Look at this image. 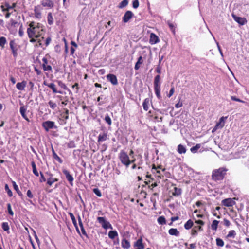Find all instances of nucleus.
Returning <instances> with one entry per match:
<instances>
[{
    "label": "nucleus",
    "instance_id": "1",
    "mask_svg": "<svg viewBox=\"0 0 249 249\" xmlns=\"http://www.w3.org/2000/svg\"><path fill=\"white\" fill-rule=\"evenodd\" d=\"M29 26V27L27 29V33L30 39V42H37V45L42 47V40L44 38L43 36L45 32L43 26L39 23H36L34 21H31Z\"/></svg>",
    "mask_w": 249,
    "mask_h": 249
},
{
    "label": "nucleus",
    "instance_id": "2",
    "mask_svg": "<svg viewBox=\"0 0 249 249\" xmlns=\"http://www.w3.org/2000/svg\"><path fill=\"white\" fill-rule=\"evenodd\" d=\"M163 59V57L159 60V65L157 66L155 71L158 74L161 73V67L160 66V64ZM160 76L159 74L156 75L154 79V89L155 94L158 99L160 100L161 98L160 95Z\"/></svg>",
    "mask_w": 249,
    "mask_h": 249
},
{
    "label": "nucleus",
    "instance_id": "3",
    "mask_svg": "<svg viewBox=\"0 0 249 249\" xmlns=\"http://www.w3.org/2000/svg\"><path fill=\"white\" fill-rule=\"evenodd\" d=\"M54 6L53 2L51 0H44L41 1V5H37L34 7V14L36 18L40 19L42 18V11L43 7L52 8Z\"/></svg>",
    "mask_w": 249,
    "mask_h": 249
},
{
    "label": "nucleus",
    "instance_id": "4",
    "mask_svg": "<svg viewBox=\"0 0 249 249\" xmlns=\"http://www.w3.org/2000/svg\"><path fill=\"white\" fill-rule=\"evenodd\" d=\"M227 171L228 169L224 167L213 170L212 175V179L215 181L223 180L227 174Z\"/></svg>",
    "mask_w": 249,
    "mask_h": 249
},
{
    "label": "nucleus",
    "instance_id": "5",
    "mask_svg": "<svg viewBox=\"0 0 249 249\" xmlns=\"http://www.w3.org/2000/svg\"><path fill=\"white\" fill-rule=\"evenodd\" d=\"M165 170H166L165 168H161V165L156 166L154 164H152L151 173L157 178V180L164 179L163 173H164Z\"/></svg>",
    "mask_w": 249,
    "mask_h": 249
},
{
    "label": "nucleus",
    "instance_id": "6",
    "mask_svg": "<svg viewBox=\"0 0 249 249\" xmlns=\"http://www.w3.org/2000/svg\"><path fill=\"white\" fill-rule=\"evenodd\" d=\"M118 158L121 163L126 168L130 165V158L127 153L124 150H121L118 155Z\"/></svg>",
    "mask_w": 249,
    "mask_h": 249
},
{
    "label": "nucleus",
    "instance_id": "7",
    "mask_svg": "<svg viewBox=\"0 0 249 249\" xmlns=\"http://www.w3.org/2000/svg\"><path fill=\"white\" fill-rule=\"evenodd\" d=\"M41 67L44 71L52 72V67L51 65V62L48 61L47 55L44 57L42 59Z\"/></svg>",
    "mask_w": 249,
    "mask_h": 249
},
{
    "label": "nucleus",
    "instance_id": "8",
    "mask_svg": "<svg viewBox=\"0 0 249 249\" xmlns=\"http://www.w3.org/2000/svg\"><path fill=\"white\" fill-rule=\"evenodd\" d=\"M98 222L102 225V227L105 229H112L113 227L111 224L107 221L104 217H98L97 218Z\"/></svg>",
    "mask_w": 249,
    "mask_h": 249
},
{
    "label": "nucleus",
    "instance_id": "9",
    "mask_svg": "<svg viewBox=\"0 0 249 249\" xmlns=\"http://www.w3.org/2000/svg\"><path fill=\"white\" fill-rule=\"evenodd\" d=\"M42 125L46 132H48L51 129L57 128V126L55 125V123L52 121H45L42 123Z\"/></svg>",
    "mask_w": 249,
    "mask_h": 249
},
{
    "label": "nucleus",
    "instance_id": "10",
    "mask_svg": "<svg viewBox=\"0 0 249 249\" xmlns=\"http://www.w3.org/2000/svg\"><path fill=\"white\" fill-rule=\"evenodd\" d=\"M43 84L51 89L52 90L53 93V94L63 93L62 91L57 90L56 86L54 83H48L47 81L45 80L43 81Z\"/></svg>",
    "mask_w": 249,
    "mask_h": 249
},
{
    "label": "nucleus",
    "instance_id": "11",
    "mask_svg": "<svg viewBox=\"0 0 249 249\" xmlns=\"http://www.w3.org/2000/svg\"><path fill=\"white\" fill-rule=\"evenodd\" d=\"M148 117L150 120L155 122H161L162 120V117L160 116L156 112L152 113L151 111H149L148 112Z\"/></svg>",
    "mask_w": 249,
    "mask_h": 249
},
{
    "label": "nucleus",
    "instance_id": "12",
    "mask_svg": "<svg viewBox=\"0 0 249 249\" xmlns=\"http://www.w3.org/2000/svg\"><path fill=\"white\" fill-rule=\"evenodd\" d=\"M234 199H235V198H228L224 199L222 200L221 204L222 205L227 207H232L236 203Z\"/></svg>",
    "mask_w": 249,
    "mask_h": 249
},
{
    "label": "nucleus",
    "instance_id": "13",
    "mask_svg": "<svg viewBox=\"0 0 249 249\" xmlns=\"http://www.w3.org/2000/svg\"><path fill=\"white\" fill-rule=\"evenodd\" d=\"M9 45L13 56L15 58L17 57L18 55V45L14 40H12L10 41Z\"/></svg>",
    "mask_w": 249,
    "mask_h": 249
},
{
    "label": "nucleus",
    "instance_id": "14",
    "mask_svg": "<svg viewBox=\"0 0 249 249\" xmlns=\"http://www.w3.org/2000/svg\"><path fill=\"white\" fill-rule=\"evenodd\" d=\"M227 117H222L220 118L219 121L217 122L212 130V133L215 132L218 129L222 128L225 124V120L227 119Z\"/></svg>",
    "mask_w": 249,
    "mask_h": 249
},
{
    "label": "nucleus",
    "instance_id": "15",
    "mask_svg": "<svg viewBox=\"0 0 249 249\" xmlns=\"http://www.w3.org/2000/svg\"><path fill=\"white\" fill-rule=\"evenodd\" d=\"M133 13L132 11L128 10L125 13L122 18V20L124 23L128 22L130 19L132 18Z\"/></svg>",
    "mask_w": 249,
    "mask_h": 249
},
{
    "label": "nucleus",
    "instance_id": "16",
    "mask_svg": "<svg viewBox=\"0 0 249 249\" xmlns=\"http://www.w3.org/2000/svg\"><path fill=\"white\" fill-rule=\"evenodd\" d=\"M232 17L234 20L241 25H243L247 22V20L245 18L238 17L234 14H232Z\"/></svg>",
    "mask_w": 249,
    "mask_h": 249
},
{
    "label": "nucleus",
    "instance_id": "17",
    "mask_svg": "<svg viewBox=\"0 0 249 249\" xmlns=\"http://www.w3.org/2000/svg\"><path fill=\"white\" fill-rule=\"evenodd\" d=\"M62 172H63V174L65 175L66 178L67 179V180L69 181L70 184L72 186L73 185V181L74 180V178H73L72 176L70 174V172L68 170H67L65 169H63Z\"/></svg>",
    "mask_w": 249,
    "mask_h": 249
},
{
    "label": "nucleus",
    "instance_id": "18",
    "mask_svg": "<svg viewBox=\"0 0 249 249\" xmlns=\"http://www.w3.org/2000/svg\"><path fill=\"white\" fill-rule=\"evenodd\" d=\"M107 79L113 85H117L118 83L117 77L113 74H108L107 75Z\"/></svg>",
    "mask_w": 249,
    "mask_h": 249
},
{
    "label": "nucleus",
    "instance_id": "19",
    "mask_svg": "<svg viewBox=\"0 0 249 249\" xmlns=\"http://www.w3.org/2000/svg\"><path fill=\"white\" fill-rule=\"evenodd\" d=\"M108 139L107 134V132L100 133L97 140L98 144H101L103 142L106 141Z\"/></svg>",
    "mask_w": 249,
    "mask_h": 249
},
{
    "label": "nucleus",
    "instance_id": "20",
    "mask_svg": "<svg viewBox=\"0 0 249 249\" xmlns=\"http://www.w3.org/2000/svg\"><path fill=\"white\" fill-rule=\"evenodd\" d=\"M160 41L158 36L153 33L150 34L149 43L153 45L158 43Z\"/></svg>",
    "mask_w": 249,
    "mask_h": 249
},
{
    "label": "nucleus",
    "instance_id": "21",
    "mask_svg": "<svg viewBox=\"0 0 249 249\" xmlns=\"http://www.w3.org/2000/svg\"><path fill=\"white\" fill-rule=\"evenodd\" d=\"M134 246L136 247L135 249H144V245L142 243V237L139 238L134 244Z\"/></svg>",
    "mask_w": 249,
    "mask_h": 249
},
{
    "label": "nucleus",
    "instance_id": "22",
    "mask_svg": "<svg viewBox=\"0 0 249 249\" xmlns=\"http://www.w3.org/2000/svg\"><path fill=\"white\" fill-rule=\"evenodd\" d=\"M27 111V107L24 106H22L20 107L19 112L22 116V117L26 120L28 122H30L29 119L28 118L26 114V112Z\"/></svg>",
    "mask_w": 249,
    "mask_h": 249
},
{
    "label": "nucleus",
    "instance_id": "23",
    "mask_svg": "<svg viewBox=\"0 0 249 249\" xmlns=\"http://www.w3.org/2000/svg\"><path fill=\"white\" fill-rule=\"evenodd\" d=\"M26 85L27 82L23 80L21 82L17 83L16 84V88L18 90L23 91L25 89Z\"/></svg>",
    "mask_w": 249,
    "mask_h": 249
},
{
    "label": "nucleus",
    "instance_id": "24",
    "mask_svg": "<svg viewBox=\"0 0 249 249\" xmlns=\"http://www.w3.org/2000/svg\"><path fill=\"white\" fill-rule=\"evenodd\" d=\"M167 24L168 25L170 30L172 31L173 34L175 36L176 35V24L170 20L167 21Z\"/></svg>",
    "mask_w": 249,
    "mask_h": 249
},
{
    "label": "nucleus",
    "instance_id": "25",
    "mask_svg": "<svg viewBox=\"0 0 249 249\" xmlns=\"http://www.w3.org/2000/svg\"><path fill=\"white\" fill-rule=\"evenodd\" d=\"M57 83L58 85L61 88H62V89H63L64 90H67L69 92V94H72V92H71V91L68 88L66 85L62 81L58 80V81H57Z\"/></svg>",
    "mask_w": 249,
    "mask_h": 249
},
{
    "label": "nucleus",
    "instance_id": "26",
    "mask_svg": "<svg viewBox=\"0 0 249 249\" xmlns=\"http://www.w3.org/2000/svg\"><path fill=\"white\" fill-rule=\"evenodd\" d=\"M121 245L122 248L125 249H128L130 247V242L125 238H123L122 240Z\"/></svg>",
    "mask_w": 249,
    "mask_h": 249
},
{
    "label": "nucleus",
    "instance_id": "27",
    "mask_svg": "<svg viewBox=\"0 0 249 249\" xmlns=\"http://www.w3.org/2000/svg\"><path fill=\"white\" fill-rule=\"evenodd\" d=\"M236 235V231L233 230H231L229 231L228 234L225 236V238L228 240H230L231 238L234 239Z\"/></svg>",
    "mask_w": 249,
    "mask_h": 249
},
{
    "label": "nucleus",
    "instance_id": "28",
    "mask_svg": "<svg viewBox=\"0 0 249 249\" xmlns=\"http://www.w3.org/2000/svg\"><path fill=\"white\" fill-rule=\"evenodd\" d=\"M168 233L170 235L178 236L180 234L179 231L176 228H171L168 231Z\"/></svg>",
    "mask_w": 249,
    "mask_h": 249
},
{
    "label": "nucleus",
    "instance_id": "29",
    "mask_svg": "<svg viewBox=\"0 0 249 249\" xmlns=\"http://www.w3.org/2000/svg\"><path fill=\"white\" fill-rule=\"evenodd\" d=\"M193 225H194V222H193V220H192L191 219H189L184 224V227L186 230H188L190 229L193 226Z\"/></svg>",
    "mask_w": 249,
    "mask_h": 249
},
{
    "label": "nucleus",
    "instance_id": "30",
    "mask_svg": "<svg viewBox=\"0 0 249 249\" xmlns=\"http://www.w3.org/2000/svg\"><path fill=\"white\" fill-rule=\"evenodd\" d=\"M143 63V60H142V56H140L137 60V62L135 64L134 68L135 70H138L140 68V65L142 64Z\"/></svg>",
    "mask_w": 249,
    "mask_h": 249
},
{
    "label": "nucleus",
    "instance_id": "31",
    "mask_svg": "<svg viewBox=\"0 0 249 249\" xmlns=\"http://www.w3.org/2000/svg\"><path fill=\"white\" fill-rule=\"evenodd\" d=\"M78 222H79V225L81 228L82 234L85 236H87V234L86 233L85 230L84 229V226H83L81 218L80 216H78Z\"/></svg>",
    "mask_w": 249,
    "mask_h": 249
},
{
    "label": "nucleus",
    "instance_id": "32",
    "mask_svg": "<svg viewBox=\"0 0 249 249\" xmlns=\"http://www.w3.org/2000/svg\"><path fill=\"white\" fill-rule=\"evenodd\" d=\"M181 189L177 187H174L173 191L172 192V195L174 196H178L181 195Z\"/></svg>",
    "mask_w": 249,
    "mask_h": 249
},
{
    "label": "nucleus",
    "instance_id": "33",
    "mask_svg": "<svg viewBox=\"0 0 249 249\" xmlns=\"http://www.w3.org/2000/svg\"><path fill=\"white\" fill-rule=\"evenodd\" d=\"M178 150V152L180 154H184L186 152V147L184 145H183L181 144H179L178 146V150Z\"/></svg>",
    "mask_w": 249,
    "mask_h": 249
},
{
    "label": "nucleus",
    "instance_id": "34",
    "mask_svg": "<svg viewBox=\"0 0 249 249\" xmlns=\"http://www.w3.org/2000/svg\"><path fill=\"white\" fill-rule=\"evenodd\" d=\"M52 153L53 158L55 159L59 163H62L63 162L62 160L57 155L54 150L53 148L52 147Z\"/></svg>",
    "mask_w": 249,
    "mask_h": 249
},
{
    "label": "nucleus",
    "instance_id": "35",
    "mask_svg": "<svg viewBox=\"0 0 249 249\" xmlns=\"http://www.w3.org/2000/svg\"><path fill=\"white\" fill-rule=\"evenodd\" d=\"M219 223V221L216 220H214L213 221L212 223L211 224V229L213 231H216L218 228V225Z\"/></svg>",
    "mask_w": 249,
    "mask_h": 249
},
{
    "label": "nucleus",
    "instance_id": "36",
    "mask_svg": "<svg viewBox=\"0 0 249 249\" xmlns=\"http://www.w3.org/2000/svg\"><path fill=\"white\" fill-rule=\"evenodd\" d=\"M31 165L33 169V173L36 176L38 177L39 173L36 169V164L34 161L31 162Z\"/></svg>",
    "mask_w": 249,
    "mask_h": 249
},
{
    "label": "nucleus",
    "instance_id": "37",
    "mask_svg": "<svg viewBox=\"0 0 249 249\" xmlns=\"http://www.w3.org/2000/svg\"><path fill=\"white\" fill-rule=\"evenodd\" d=\"M118 236V232L116 231H110L108 232V237L111 239H114Z\"/></svg>",
    "mask_w": 249,
    "mask_h": 249
},
{
    "label": "nucleus",
    "instance_id": "38",
    "mask_svg": "<svg viewBox=\"0 0 249 249\" xmlns=\"http://www.w3.org/2000/svg\"><path fill=\"white\" fill-rule=\"evenodd\" d=\"M16 3H13L11 5H10L9 3L5 2L6 12H9L10 9L15 8L16 7Z\"/></svg>",
    "mask_w": 249,
    "mask_h": 249
},
{
    "label": "nucleus",
    "instance_id": "39",
    "mask_svg": "<svg viewBox=\"0 0 249 249\" xmlns=\"http://www.w3.org/2000/svg\"><path fill=\"white\" fill-rule=\"evenodd\" d=\"M47 21L50 25H51L53 23V18L52 13L50 12L48 14Z\"/></svg>",
    "mask_w": 249,
    "mask_h": 249
},
{
    "label": "nucleus",
    "instance_id": "40",
    "mask_svg": "<svg viewBox=\"0 0 249 249\" xmlns=\"http://www.w3.org/2000/svg\"><path fill=\"white\" fill-rule=\"evenodd\" d=\"M149 100L148 98H146L143 103H142V106L143 107V109L145 111H147L149 108Z\"/></svg>",
    "mask_w": 249,
    "mask_h": 249
},
{
    "label": "nucleus",
    "instance_id": "41",
    "mask_svg": "<svg viewBox=\"0 0 249 249\" xmlns=\"http://www.w3.org/2000/svg\"><path fill=\"white\" fill-rule=\"evenodd\" d=\"M69 215H70V216L72 221V223L73 224V225L75 226V227H76V229L77 230V231L79 232V230H78V229L77 228V223H76V219L75 218V216H74L73 214L71 213H69Z\"/></svg>",
    "mask_w": 249,
    "mask_h": 249
},
{
    "label": "nucleus",
    "instance_id": "42",
    "mask_svg": "<svg viewBox=\"0 0 249 249\" xmlns=\"http://www.w3.org/2000/svg\"><path fill=\"white\" fill-rule=\"evenodd\" d=\"M12 184H13V188H14V190L17 192V193L18 194V195L19 196H22V194L19 190L18 187L17 185L16 182L15 181H13Z\"/></svg>",
    "mask_w": 249,
    "mask_h": 249
},
{
    "label": "nucleus",
    "instance_id": "43",
    "mask_svg": "<svg viewBox=\"0 0 249 249\" xmlns=\"http://www.w3.org/2000/svg\"><path fill=\"white\" fill-rule=\"evenodd\" d=\"M143 160L142 159V157L140 156V160L136 163L138 169H139V170H140V169L142 170L143 169V168L142 166V165L143 164Z\"/></svg>",
    "mask_w": 249,
    "mask_h": 249
},
{
    "label": "nucleus",
    "instance_id": "44",
    "mask_svg": "<svg viewBox=\"0 0 249 249\" xmlns=\"http://www.w3.org/2000/svg\"><path fill=\"white\" fill-rule=\"evenodd\" d=\"M158 222L159 224L164 225L166 224V219L163 216H159L158 218Z\"/></svg>",
    "mask_w": 249,
    "mask_h": 249
},
{
    "label": "nucleus",
    "instance_id": "45",
    "mask_svg": "<svg viewBox=\"0 0 249 249\" xmlns=\"http://www.w3.org/2000/svg\"><path fill=\"white\" fill-rule=\"evenodd\" d=\"M128 4V0H123L119 4L118 7L120 9L126 7Z\"/></svg>",
    "mask_w": 249,
    "mask_h": 249
},
{
    "label": "nucleus",
    "instance_id": "46",
    "mask_svg": "<svg viewBox=\"0 0 249 249\" xmlns=\"http://www.w3.org/2000/svg\"><path fill=\"white\" fill-rule=\"evenodd\" d=\"M47 174L49 175L50 176L49 178L47 179V184H48L49 186H51L52 184L53 183V175L52 174H48V172L46 173Z\"/></svg>",
    "mask_w": 249,
    "mask_h": 249
},
{
    "label": "nucleus",
    "instance_id": "47",
    "mask_svg": "<svg viewBox=\"0 0 249 249\" xmlns=\"http://www.w3.org/2000/svg\"><path fill=\"white\" fill-rule=\"evenodd\" d=\"M200 147H201L200 144H196L195 146H193L191 148L190 151H191V152H192L193 153H195L200 148Z\"/></svg>",
    "mask_w": 249,
    "mask_h": 249
},
{
    "label": "nucleus",
    "instance_id": "48",
    "mask_svg": "<svg viewBox=\"0 0 249 249\" xmlns=\"http://www.w3.org/2000/svg\"><path fill=\"white\" fill-rule=\"evenodd\" d=\"M6 42H7L6 39L5 37L2 36V37H0V46L2 48H4V46H5V44L6 43Z\"/></svg>",
    "mask_w": 249,
    "mask_h": 249
},
{
    "label": "nucleus",
    "instance_id": "49",
    "mask_svg": "<svg viewBox=\"0 0 249 249\" xmlns=\"http://www.w3.org/2000/svg\"><path fill=\"white\" fill-rule=\"evenodd\" d=\"M216 244L218 247H223L224 245V242L223 240L220 238H217L216 239Z\"/></svg>",
    "mask_w": 249,
    "mask_h": 249
},
{
    "label": "nucleus",
    "instance_id": "50",
    "mask_svg": "<svg viewBox=\"0 0 249 249\" xmlns=\"http://www.w3.org/2000/svg\"><path fill=\"white\" fill-rule=\"evenodd\" d=\"M1 227L2 229L5 231L9 232V226L7 222H3L1 224Z\"/></svg>",
    "mask_w": 249,
    "mask_h": 249
},
{
    "label": "nucleus",
    "instance_id": "51",
    "mask_svg": "<svg viewBox=\"0 0 249 249\" xmlns=\"http://www.w3.org/2000/svg\"><path fill=\"white\" fill-rule=\"evenodd\" d=\"M10 21V26L11 27L16 28L18 26V25L19 24L18 23L17 21L14 20L13 19H11Z\"/></svg>",
    "mask_w": 249,
    "mask_h": 249
},
{
    "label": "nucleus",
    "instance_id": "52",
    "mask_svg": "<svg viewBox=\"0 0 249 249\" xmlns=\"http://www.w3.org/2000/svg\"><path fill=\"white\" fill-rule=\"evenodd\" d=\"M60 116L64 124H66V121L69 119V116L66 115L64 113L62 112L60 114Z\"/></svg>",
    "mask_w": 249,
    "mask_h": 249
},
{
    "label": "nucleus",
    "instance_id": "53",
    "mask_svg": "<svg viewBox=\"0 0 249 249\" xmlns=\"http://www.w3.org/2000/svg\"><path fill=\"white\" fill-rule=\"evenodd\" d=\"M5 190L7 193V194L9 197H11L13 196V193L12 191L9 189L8 184H6L5 185Z\"/></svg>",
    "mask_w": 249,
    "mask_h": 249
},
{
    "label": "nucleus",
    "instance_id": "54",
    "mask_svg": "<svg viewBox=\"0 0 249 249\" xmlns=\"http://www.w3.org/2000/svg\"><path fill=\"white\" fill-rule=\"evenodd\" d=\"M48 104H49L50 107L52 109H55L56 108V107H57L56 104L55 103L53 102V101H52V100H50L49 101Z\"/></svg>",
    "mask_w": 249,
    "mask_h": 249
},
{
    "label": "nucleus",
    "instance_id": "55",
    "mask_svg": "<svg viewBox=\"0 0 249 249\" xmlns=\"http://www.w3.org/2000/svg\"><path fill=\"white\" fill-rule=\"evenodd\" d=\"M7 210H8L9 214L10 215L13 216L14 215V212L12 210L11 205L10 203H8L7 204Z\"/></svg>",
    "mask_w": 249,
    "mask_h": 249
},
{
    "label": "nucleus",
    "instance_id": "56",
    "mask_svg": "<svg viewBox=\"0 0 249 249\" xmlns=\"http://www.w3.org/2000/svg\"><path fill=\"white\" fill-rule=\"evenodd\" d=\"M93 192L97 195V196H98V197H101L102 196V193L100 191V190L96 188H94L93 189Z\"/></svg>",
    "mask_w": 249,
    "mask_h": 249
},
{
    "label": "nucleus",
    "instance_id": "57",
    "mask_svg": "<svg viewBox=\"0 0 249 249\" xmlns=\"http://www.w3.org/2000/svg\"><path fill=\"white\" fill-rule=\"evenodd\" d=\"M33 235L36 239V243H37V245H38V246H39L40 244V240H39L38 237H37L35 231L33 230Z\"/></svg>",
    "mask_w": 249,
    "mask_h": 249
},
{
    "label": "nucleus",
    "instance_id": "58",
    "mask_svg": "<svg viewBox=\"0 0 249 249\" xmlns=\"http://www.w3.org/2000/svg\"><path fill=\"white\" fill-rule=\"evenodd\" d=\"M105 121L110 125L111 124L112 121L108 115H107L105 118Z\"/></svg>",
    "mask_w": 249,
    "mask_h": 249
},
{
    "label": "nucleus",
    "instance_id": "59",
    "mask_svg": "<svg viewBox=\"0 0 249 249\" xmlns=\"http://www.w3.org/2000/svg\"><path fill=\"white\" fill-rule=\"evenodd\" d=\"M231 99L232 101H237V102H241V103H245V102L244 101L242 100L237 98L236 96H231Z\"/></svg>",
    "mask_w": 249,
    "mask_h": 249
},
{
    "label": "nucleus",
    "instance_id": "60",
    "mask_svg": "<svg viewBox=\"0 0 249 249\" xmlns=\"http://www.w3.org/2000/svg\"><path fill=\"white\" fill-rule=\"evenodd\" d=\"M73 89H75V92L78 93L79 90V84L78 83H75L72 86Z\"/></svg>",
    "mask_w": 249,
    "mask_h": 249
},
{
    "label": "nucleus",
    "instance_id": "61",
    "mask_svg": "<svg viewBox=\"0 0 249 249\" xmlns=\"http://www.w3.org/2000/svg\"><path fill=\"white\" fill-rule=\"evenodd\" d=\"M133 7L137 9L139 6V2L138 0H134L132 2Z\"/></svg>",
    "mask_w": 249,
    "mask_h": 249
},
{
    "label": "nucleus",
    "instance_id": "62",
    "mask_svg": "<svg viewBox=\"0 0 249 249\" xmlns=\"http://www.w3.org/2000/svg\"><path fill=\"white\" fill-rule=\"evenodd\" d=\"M40 178H39V182L42 183L46 181V178H45L42 172H40Z\"/></svg>",
    "mask_w": 249,
    "mask_h": 249
},
{
    "label": "nucleus",
    "instance_id": "63",
    "mask_svg": "<svg viewBox=\"0 0 249 249\" xmlns=\"http://www.w3.org/2000/svg\"><path fill=\"white\" fill-rule=\"evenodd\" d=\"M193 228L196 230L197 231H203L202 226L199 225L195 226Z\"/></svg>",
    "mask_w": 249,
    "mask_h": 249
},
{
    "label": "nucleus",
    "instance_id": "64",
    "mask_svg": "<svg viewBox=\"0 0 249 249\" xmlns=\"http://www.w3.org/2000/svg\"><path fill=\"white\" fill-rule=\"evenodd\" d=\"M195 223L199 225V226H203L205 224V222L201 220H195Z\"/></svg>",
    "mask_w": 249,
    "mask_h": 249
}]
</instances>
